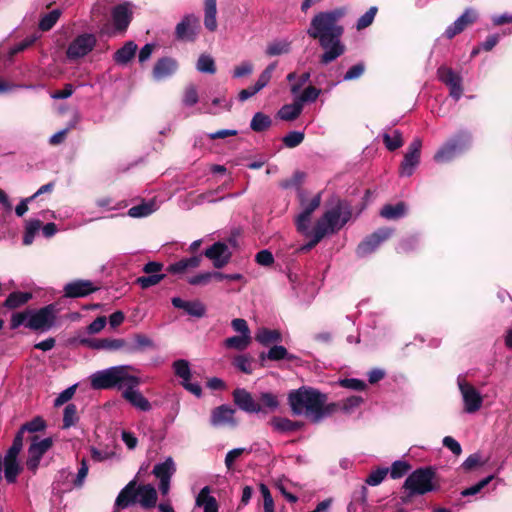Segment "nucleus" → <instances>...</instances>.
Wrapping results in <instances>:
<instances>
[{
  "instance_id": "nucleus-39",
  "label": "nucleus",
  "mask_w": 512,
  "mask_h": 512,
  "mask_svg": "<svg viewBox=\"0 0 512 512\" xmlns=\"http://www.w3.org/2000/svg\"><path fill=\"white\" fill-rule=\"evenodd\" d=\"M32 295L29 292H13L5 300L4 305L8 308H17L31 299Z\"/></svg>"
},
{
  "instance_id": "nucleus-35",
  "label": "nucleus",
  "mask_w": 512,
  "mask_h": 512,
  "mask_svg": "<svg viewBox=\"0 0 512 512\" xmlns=\"http://www.w3.org/2000/svg\"><path fill=\"white\" fill-rule=\"evenodd\" d=\"M21 471L17 459L4 458V476L8 483H14Z\"/></svg>"
},
{
  "instance_id": "nucleus-21",
  "label": "nucleus",
  "mask_w": 512,
  "mask_h": 512,
  "mask_svg": "<svg viewBox=\"0 0 512 512\" xmlns=\"http://www.w3.org/2000/svg\"><path fill=\"white\" fill-rule=\"evenodd\" d=\"M205 256L213 261L216 268H222L230 259V252L226 244L216 242L211 247L206 249Z\"/></svg>"
},
{
  "instance_id": "nucleus-17",
  "label": "nucleus",
  "mask_w": 512,
  "mask_h": 512,
  "mask_svg": "<svg viewBox=\"0 0 512 512\" xmlns=\"http://www.w3.org/2000/svg\"><path fill=\"white\" fill-rule=\"evenodd\" d=\"M234 403L243 411L247 413H261L263 410L262 406L258 404L252 394L245 389L237 388L233 391Z\"/></svg>"
},
{
  "instance_id": "nucleus-60",
  "label": "nucleus",
  "mask_w": 512,
  "mask_h": 512,
  "mask_svg": "<svg viewBox=\"0 0 512 512\" xmlns=\"http://www.w3.org/2000/svg\"><path fill=\"white\" fill-rule=\"evenodd\" d=\"M46 427L45 421L41 417H35L31 421L25 423L20 432L23 434L25 431L28 432H38L42 431Z\"/></svg>"
},
{
  "instance_id": "nucleus-1",
  "label": "nucleus",
  "mask_w": 512,
  "mask_h": 512,
  "mask_svg": "<svg viewBox=\"0 0 512 512\" xmlns=\"http://www.w3.org/2000/svg\"><path fill=\"white\" fill-rule=\"evenodd\" d=\"M135 371L137 369L132 365H117L97 371L90 377L91 386L97 390H120L122 398L131 406L139 411L148 412L152 405L139 390L142 380L132 374Z\"/></svg>"
},
{
  "instance_id": "nucleus-37",
  "label": "nucleus",
  "mask_w": 512,
  "mask_h": 512,
  "mask_svg": "<svg viewBox=\"0 0 512 512\" xmlns=\"http://www.w3.org/2000/svg\"><path fill=\"white\" fill-rule=\"evenodd\" d=\"M271 124L272 120L268 115L262 112H257L252 117V120L250 122V128L254 132H263L267 130L271 126Z\"/></svg>"
},
{
  "instance_id": "nucleus-14",
  "label": "nucleus",
  "mask_w": 512,
  "mask_h": 512,
  "mask_svg": "<svg viewBox=\"0 0 512 512\" xmlns=\"http://www.w3.org/2000/svg\"><path fill=\"white\" fill-rule=\"evenodd\" d=\"M53 441L51 438H44L37 441V437L33 439L32 444L28 449V459L26 466L29 470L35 472L39 466L40 460L43 455L52 447Z\"/></svg>"
},
{
  "instance_id": "nucleus-16",
  "label": "nucleus",
  "mask_w": 512,
  "mask_h": 512,
  "mask_svg": "<svg viewBox=\"0 0 512 512\" xmlns=\"http://www.w3.org/2000/svg\"><path fill=\"white\" fill-rule=\"evenodd\" d=\"M111 17L113 33H124L132 20V11L129 4L125 3L115 6L111 11Z\"/></svg>"
},
{
  "instance_id": "nucleus-33",
  "label": "nucleus",
  "mask_w": 512,
  "mask_h": 512,
  "mask_svg": "<svg viewBox=\"0 0 512 512\" xmlns=\"http://www.w3.org/2000/svg\"><path fill=\"white\" fill-rule=\"evenodd\" d=\"M406 214V205L403 202H399L395 205H385L380 215L385 219H399Z\"/></svg>"
},
{
  "instance_id": "nucleus-55",
  "label": "nucleus",
  "mask_w": 512,
  "mask_h": 512,
  "mask_svg": "<svg viewBox=\"0 0 512 512\" xmlns=\"http://www.w3.org/2000/svg\"><path fill=\"white\" fill-rule=\"evenodd\" d=\"M184 311L194 317H203L205 315V306L200 301H188Z\"/></svg>"
},
{
  "instance_id": "nucleus-4",
  "label": "nucleus",
  "mask_w": 512,
  "mask_h": 512,
  "mask_svg": "<svg viewBox=\"0 0 512 512\" xmlns=\"http://www.w3.org/2000/svg\"><path fill=\"white\" fill-rule=\"evenodd\" d=\"M157 492L153 485H139L136 488V481H130L118 494L115 501L114 512L118 508H127L132 504L139 503L144 508H152L156 505Z\"/></svg>"
},
{
  "instance_id": "nucleus-26",
  "label": "nucleus",
  "mask_w": 512,
  "mask_h": 512,
  "mask_svg": "<svg viewBox=\"0 0 512 512\" xmlns=\"http://www.w3.org/2000/svg\"><path fill=\"white\" fill-rule=\"evenodd\" d=\"M136 51L137 45L133 41H128L115 52L113 59L119 65H126L134 58Z\"/></svg>"
},
{
  "instance_id": "nucleus-38",
  "label": "nucleus",
  "mask_w": 512,
  "mask_h": 512,
  "mask_svg": "<svg viewBox=\"0 0 512 512\" xmlns=\"http://www.w3.org/2000/svg\"><path fill=\"white\" fill-rule=\"evenodd\" d=\"M382 138L389 151H395L403 145L402 133L399 130H394L391 134L385 132Z\"/></svg>"
},
{
  "instance_id": "nucleus-50",
  "label": "nucleus",
  "mask_w": 512,
  "mask_h": 512,
  "mask_svg": "<svg viewBox=\"0 0 512 512\" xmlns=\"http://www.w3.org/2000/svg\"><path fill=\"white\" fill-rule=\"evenodd\" d=\"M199 101L198 92L194 85H189L185 88L182 103L186 107H192Z\"/></svg>"
},
{
  "instance_id": "nucleus-7",
  "label": "nucleus",
  "mask_w": 512,
  "mask_h": 512,
  "mask_svg": "<svg viewBox=\"0 0 512 512\" xmlns=\"http://www.w3.org/2000/svg\"><path fill=\"white\" fill-rule=\"evenodd\" d=\"M97 44V37L94 33H81L77 35L66 49V57L70 61L84 58L93 51Z\"/></svg>"
},
{
  "instance_id": "nucleus-41",
  "label": "nucleus",
  "mask_w": 512,
  "mask_h": 512,
  "mask_svg": "<svg viewBox=\"0 0 512 512\" xmlns=\"http://www.w3.org/2000/svg\"><path fill=\"white\" fill-rule=\"evenodd\" d=\"M196 69L201 73L214 74L216 66L213 57L208 54H201L197 60Z\"/></svg>"
},
{
  "instance_id": "nucleus-62",
  "label": "nucleus",
  "mask_w": 512,
  "mask_h": 512,
  "mask_svg": "<svg viewBox=\"0 0 512 512\" xmlns=\"http://www.w3.org/2000/svg\"><path fill=\"white\" fill-rule=\"evenodd\" d=\"M23 447V434L19 431L15 436L12 446L9 448L5 457L17 459L18 454L20 453Z\"/></svg>"
},
{
  "instance_id": "nucleus-8",
  "label": "nucleus",
  "mask_w": 512,
  "mask_h": 512,
  "mask_svg": "<svg viewBox=\"0 0 512 512\" xmlns=\"http://www.w3.org/2000/svg\"><path fill=\"white\" fill-rule=\"evenodd\" d=\"M470 135L467 133H461L455 138L446 142L434 156V159L438 163L449 162L454 159L458 154L464 151V149L470 143Z\"/></svg>"
},
{
  "instance_id": "nucleus-5",
  "label": "nucleus",
  "mask_w": 512,
  "mask_h": 512,
  "mask_svg": "<svg viewBox=\"0 0 512 512\" xmlns=\"http://www.w3.org/2000/svg\"><path fill=\"white\" fill-rule=\"evenodd\" d=\"M352 217V209L346 201H339L335 206L325 211L317 220L314 228L323 237L333 235L341 230Z\"/></svg>"
},
{
  "instance_id": "nucleus-56",
  "label": "nucleus",
  "mask_w": 512,
  "mask_h": 512,
  "mask_svg": "<svg viewBox=\"0 0 512 512\" xmlns=\"http://www.w3.org/2000/svg\"><path fill=\"white\" fill-rule=\"evenodd\" d=\"M259 489L263 497L264 512H275L274 500L268 487L265 484H260Z\"/></svg>"
},
{
  "instance_id": "nucleus-28",
  "label": "nucleus",
  "mask_w": 512,
  "mask_h": 512,
  "mask_svg": "<svg viewBox=\"0 0 512 512\" xmlns=\"http://www.w3.org/2000/svg\"><path fill=\"white\" fill-rule=\"evenodd\" d=\"M303 110V106L295 98L291 104L283 105L278 111V117L284 121H293L297 119Z\"/></svg>"
},
{
  "instance_id": "nucleus-51",
  "label": "nucleus",
  "mask_w": 512,
  "mask_h": 512,
  "mask_svg": "<svg viewBox=\"0 0 512 512\" xmlns=\"http://www.w3.org/2000/svg\"><path fill=\"white\" fill-rule=\"evenodd\" d=\"M105 351L123 350L127 353V341L123 338H105Z\"/></svg>"
},
{
  "instance_id": "nucleus-59",
  "label": "nucleus",
  "mask_w": 512,
  "mask_h": 512,
  "mask_svg": "<svg viewBox=\"0 0 512 512\" xmlns=\"http://www.w3.org/2000/svg\"><path fill=\"white\" fill-rule=\"evenodd\" d=\"M165 277L164 274H149L148 276H142L137 279V283L143 289H147L151 286L157 285Z\"/></svg>"
},
{
  "instance_id": "nucleus-61",
  "label": "nucleus",
  "mask_w": 512,
  "mask_h": 512,
  "mask_svg": "<svg viewBox=\"0 0 512 512\" xmlns=\"http://www.w3.org/2000/svg\"><path fill=\"white\" fill-rule=\"evenodd\" d=\"M252 72H253V64L250 61H243L233 69L232 77L235 79H238V78L248 76Z\"/></svg>"
},
{
  "instance_id": "nucleus-22",
  "label": "nucleus",
  "mask_w": 512,
  "mask_h": 512,
  "mask_svg": "<svg viewBox=\"0 0 512 512\" xmlns=\"http://www.w3.org/2000/svg\"><path fill=\"white\" fill-rule=\"evenodd\" d=\"M177 62L169 57L159 59L153 68V78L160 81L172 76L177 70Z\"/></svg>"
},
{
  "instance_id": "nucleus-30",
  "label": "nucleus",
  "mask_w": 512,
  "mask_h": 512,
  "mask_svg": "<svg viewBox=\"0 0 512 512\" xmlns=\"http://www.w3.org/2000/svg\"><path fill=\"white\" fill-rule=\"evenodd\" d=\"M176 471V466L171 457H168L164 462L158 463L153 468V474L159 479H171Z\"/></svg>"
},
{
  "instance_id": "nucleus-57",
  "label": "nucleus",
  "mask_w": 512,
  "mask_h": 512,
  "mask_svg": "<svg viewBox=\"0 0 512 512\" xmlns=\"http://www.w3.org/2000/svg\"><path fill=\"white\" fill-rule=\"evenodd\" d=\"M494 479V475H489L486 478L480 480L475 485H472L471 487L466 488L461 492L462 496H472L479 493L485 486H487L492 480Z\"/></svg>"
},
{
  "instance_id": "nucleus-40",
  "label": "nucleus",
  "mask_w": 512,
  "mask_h": 512,
  "mask_svg": "<svg viewBox=\"0 0 512 512\" xmlns=\"http://www.w3.org/2000/svg\"><path fill=\"white\" fill-rule=\"evenodd\" d=\"M419 159L420 156L407 152L401 164V175L411 176L414 172V169L419 164Z\"/></svg>"
},
{
  "instance_id": "nucleus-23",
  "label": "nucleus",
  "mask_w": 512,
  "mask_h": 512,
  "mask_svg": "<svg viewBox=\"0 0 512 512\" xmlns=\"http://www.w3.org/2000/svg\"><path fill=\"white\" fill-rule=\"evenodd\" d=\"M269 425L272 429L278 433H288L301 429L303 427L302 422L292 421L285 417L274 416L269 421Z\"/></svg>"
},
{
  "instance_id": "nucleus-25",
  "label": "nucleus",
  "mask_w": 512,
  "mask_h": 512,
  "mask_svg": "<svg viewBox=\"0 0 512 512\" xmlns=\"http://www.w3.org/2000/svg\"><path fill=\"white\" fill-rule=\"evenodd\" d=\"M196 505L203 508L204 512H218V503L214 496L210 495L208 486L202 488L196 497Z\"/></svg>"
},
{
  "instance_id": "nucleus-27",
  "label": "nucleus",
  "mask_w": 512,
  "mask_h": 512,
  "mask_svg": "<svg viewBox=\"0 0 512 512\" xmlns=\"http://www.w3.org/2000/svg\"><path fill=\"white\" fill-rule=\"evenodd\" d=\"M154 342L145 334H134L132 341H127V353H136L148 348H153Z\"/></svg>"
},
{
  "instance_id": "nucleus-36",
  "label": "nucleus",
  "mask_w": 512,
  "mask_h": 512,
  "mask_svg": "<svg viewBox=\"0 0 512 512\" xmlns=\"http://www.w3.org/2000/svg\"><path fill=\"white\" fill-rule=\"evenodd\" d=\"M251 342V335H236L225 339L224 346L237 351L245 350Z\"/></svg>"
},
{
  "instance_id": "nucleus-48",
  "label": "nucleus",
  "mask_w": 512,
  "mask_h": 512,
  "mask_svg": "<svg viewBox=\"0 0 512 512\" xmlns=\"http://www.w3.org/2000/svg\"><path fill=\"white\" fill-rule=\"evenodd\" d=\"M300 204L303 208L302 212L312 215V213L320 206L321 193L315 195L309 202L304 199L303 193H300Z\"/></svg>"
},
{
  "instance_id": "nucleus-43",
  "label": "nucleus",
  "mask_w": 512,
  "mask_h": 512,
  "mask_svg": "<svg viewBox=\"0 0 512 512\" xmlns=\"http://www.w3.org/2000/svg\"><path fill=\"white\" fill-rule=\"evenodd\" d=\"M62 12L60 9H54L50 11L49 13L45 14L39 22V28L42 31H48L50 30L56 22L59 20Z\"/></svg>"
},
{
  "instance_id": "nucleus-2",
  "label": "nucleus",
  "mask_w": 512,
  "mask_h": 512,
  "mask_svg": "<svg viewBox=\"0 0 512 512\" xmlns=\"http://www.w3.org/2000/svg\"><path fill=\"white\" fill-rule=\"evenodd\" d=\"M344 15L342 9L328 12H321L314 16L307 33L310 37L318 39L320 46L324 49L320 62L327 65L345 52V46L340 38L343 34V27L338 21Z\"/></svg>"
},
{
  "instance_id": "nucleus-49",
  "label": "nucleus",
  "mask_w": 512,
  "mask_h": 512,
  "mask_svg": "<svg viewBox=\"0 0 512 512\" xmlns=\"http://www.w3.org/2000/svg\"><path fill=\"white\" fill-rule=\"evenodd\" d=\"M311 215L301 212L296 218L297 230L305 235L310 236L312 229L310 228Z\"/></svg>"
},
{
  "instance_id": "nucleus-6",
  "label": "nucleus",
  "mask_w": 512,
  "mask_h": 512,
  "mask_svg": "<svg viewBox=\"0 0 512 512\" xmlns=\"http://www.w3.org/2000/svg\"><path fill=\"white\" fill-rule=\"evenodd\" d=\"M434 473L429 468H419L413 471L404 482V489L410 496L423 495L434 490Z\"/></svg>"
},
{
  "instance_id": "nucleus-46",
  "label": "nucleus",
  "mask_w": 512,
  "mask_h": 512,
  "mask_svg": "<svg viewBox=\"0 0 512 512\" xmlns=\"http://www.w3.org/2000/svg\"><path fill=\"white\" fill-rule=\"evenodd\" d=\"M320 94L321 89L314 86H308L299 96L296 97V99L302 106H304V104L307 102H315Z\"/></svg>"
},
{
  "instance_id": "nucleus-19",
  "label": "nucleus",
  "mask_w": 512,
  "mask_h": 512,
  "mask_svg": "<svg viewBox=\"0 0 512 512\" xmlns=\"http://www.w3.org/2000/svg\"><path fill=\"white\" fill-rule=\"evenodd\" d=\"M198 18L189 14L186 15L176 26L175 33L178 39L193 41L197 35Z\"/></svg>"
},
{
  "instance_id": "nucleus-45",
  "label": "nucleus",
  "mask_w": 512,
  "mask_h": 512,
  "mask_svg": "<svg viewBox=\"0 0 512 512\" xmlns=\"http://www.w3.org/2000/svg\"><path fill=\"white\" fill-rule=\"evenodd\" d=\"M276 68V63L269 64L265 70L260 74L258 80L253 85L256 91H261L264 87L268 85L271 80L272 74Z\"/></svg>"
},
{
  "instance_id": "nucleus-58",
  "label": "nucleus",
  "mask_w": 512,
  "mask_h": 512,
  "mask_svg": "<svg viewBox=\"0 0 512 512\" xmlns=\"http://www.w3.org/2000/svg\"><path fill=\"white\" fill-rule=\"evenodd\" d=\"M388 468H378L375 471H372L366 479V483L370 486L379 485L388 474Z\"/></svg>"
},
{
  "instance_id": "nucleus-20",
  "label": "nucleus",
  "mask_w": 512,
  "mask_h": 512,
  "mask_svg": "<svg viewBox=\"0 0 512 512\" xmlns=\"http://www.w3.org/2000/svg\"><path fill=\"white\" fill-rule=\"evenodd\" d=\"M96 290L97 287L89 280H76L64 286V294L69 298L85 297Z\"/></svg>"
},
{
  "instance_id": "nucleus-18",
  "label": "nucleus",
  "mask_w": 512,
  "mask_h": 512,
  "mask_svg": "<svg viewBox=\"0 0 512 512\" xmlns=\"http://www.w3.org/2000/svg\"><path fill=\"white\" fill-rule=\"evenodd\" d=\"M235 409L228 405H221L214 408L211 412L210 423L214 427L236 426L237 421L234 418Z\"/></svg>"
},
{
  "instance_id": "nucleus-29",
  "label": "nucleus",
  "mask_w": 512,
  "mask_h": 512,
  "mask_svg": "<svg viewBox=\"0 0 512 512\" xmlns=\"http://www.w3.org/2000/svg\"><path fill=\"white\" fill-rule=\"evenodd\" d=\"M255 339L263 346H269L273 343L281 342L282 335L278 330L260 328L256 332Z\"/></svg>"
},
{
  "instance_id": "nucleus-13",
  "label": "nucleus",
  "mask_w": 512,
  "mask_h": 512,
  "mask_svg": "<svg viewBox=\"0 0 512 512\" xmlns=\"http://www.w3.org/2000/svg\"><path fill=\"white\" fill-rule=\"evenodd\" d=\"M393 234L390 228H381L365 238L357 247L356 253L360 257L367 256L374 252L377 247Z\"/></svg>"
},
{
  "instance_id": "nucleus-44",
  "label": "nucleus",
  "mask_w": 512,
  "mask_h": 512,
  "mask_svg": "<svg viewBox=\"0 0 512 512\" xmlns=\"http://www.w3.org/2000/svg\"><path fill=\"white\" fill-rule=\"evenodd\" d=\"M411 469V465L406 461L397 460L392 463L388 473L392 479L402 478Z\"/></svg>"
},
{
  "instance_id": "nucleus-52",
  "label": "nucleus",
  "mask_w": 512,
  "mask_h": 512,
  "mask_svg": "<svg viewBox=\"0 0 512 512\" xmlns=\"http://www.w3.org/2000/svg\"><path fill=\"white\" fill-rule=\"evenodd\" d=\"M377 13V7H370L368 11H366L357 21L356 28L358 30H362L370 26L375 18Z\"/></svg>"
},
{
  "instance_id": "nucleus-54",
  "label": "nucleus",
  "mask_w": 512,
  "mask_h": 512,
  "mask_svg": "<svg viewBox=\"0 0 512 512\" xmlns=\"http://www.w3.org/2000/svg\"><path fill=\"white\" fill-rule=\"evenodd\" d=\"M96 205L105 211L120 210L126 207V204H123L122 202H115L111 197L98 199L96 201Z\"/></svg>"
},
{
  "instance_id": "nucleus-34",
  "label": "nucleus",
  "mask_w": 512,
  "mask_h": 512,
  "mask_svg": "<svg viewBox=\"0 0 512 512\" xmlns=\"http://www.w3.org/2000/svg\"><path fill=\"white\" fill-rule=\"evenodd\" d=\"M259 401L261 402L260 405L262 406V408L264 410L261 413L274 412L280 406L278 396L271 392L260 393Z\"/></svg>"
},
{
  "instance_id": "nucleus-9",
  "label": "nucleus",
  "mask_w": 512,
  "mask_h": 512,
  "mask_svg": "<svg viewBox=\"0 0 512 512\" xmlns=\"http://www.w3.org/2000/svg\"><path fill=\"white\" fill-rule=\"evenodd\" d=\"M56 309L53 304L47 305L38 310H30V317L26 327L32 330L48 331L54 324Z\"/></svg>"
},
{
  "instance_id": "nucleus-3",
  "label": "nucleus",
  "mask_w": 512,
  "mask_h": 512,
  "mask_svg": "<svg viewBox=\"0 0 512 512\" xmlns=\"http://www.w3.org/2000/svg\"><path fill=\"white\" fill-rule=\"evenodd\" d=\"M290 408L295 415H304L318 423L332 412L333 405H326L327 396L311 387L292 390L288 395Z\"/></svg>"
},
{
  "instance_id": "nucleus-42",
  "label": "nucleus",
  "mask_w": 512,
  "mask_h": 512,
  "mask_svg": "<svg viewBox=\"0 0 512 512\" xmlns=\"http://www.w3.org/2000/svg\"><path fill=\"white\" fill-rule=\"evenodd\" d=\"M290 51V42L286 40H277L268 44L266 54L268 56H278L287 54Z\"/></svg>"
},
{
  "instance_id": "nucleus-63",
  "label": "nucleus",
  "mask_w": 512,
  "mask_h": 512,
  "mask_svg": "<svg viewBox=\"0 0 512 512\" xmlns=\"http://www.w3.org/2000/svg\"><path fill=\"white\" fill-rule=\"evenodd\" d=\"M77 385L74 384L63 390L54 400V406L59 407L68 402L75 394Z\"/></svg>"
},
{
  "instance_id": "nucleus-24",
  "label": "nucleus",
  "mask_w": 512,
  "mask_h": 512,
  "mask_svg": "<svg viewBox=\"0 0 512 512\" xmlns=\"http://www.w3.org/2000/svg\"><path fill=\"white\" fill-rule=\"evenodd\" d=\"M201 255L192 256L189 258L181 259L168 267V272L176 275H181L188 270L197 268L201 263Z\"/></svg>"
},
{
  "instance_id": "nucleus-11",
  "label": "nucleus",
  "mask_w": 512,
  "mask_h": 512,
  "mask_svg": "<svg viewBox=\"0 0 512 512\" xmlns=\"http://www.w3.org/2000/svg\"><path fill=\"white\" fill-rule=\"evenodd\" d=\"M438 79L449 88L450 96L458 101L463 93L462 77L450 67L440 66L437 69Z\"/></svg>"
},
{
  "instance_id": "nucleus-32",
  "label": "nucleus",
  "mask_w": 512,
  "mask_h": 512,
  "mask_svg": "<svg viewBox=\"0 0 512 512\" xmlns=\"http://www.w3.org/2000/svg\"><path fill=\"white\" fill-rule=\"evenodd\" d=\"M157 204L154 201L144 202L133 206L128 210V215L133 218L146 217L157 210Z\"/></svg>"
},
{
  "instance_id": "nucleus-15",
  "label": "nucleus",
  "mask_w": 512,
  "mask_h": 512,
  "mask_svg": "<svg viewBox=\"0 0 512 512\" xmlns=\"http://www.w3.org/2000/svg\"><path fill=\"white\" fill-rule=\"evenodd\" d=\"M173 370L176 376L181 379L182 386L194 394L197 397H200L202 394L201 386L198 383H192L191 380V370L190 365L187 360L179 359L174 361Z\"/></svg>"
},
{
  "instance_id": "nucleus-12",
  "label": "nucleus",
  "mask_w": 512,
  "mask_h": 512,
  "mask_svg": "<svg viewBox=\"0 0 512 512\" xmlns=\"http://www.w3.org/2000/svg\"><path fill=\"white\" fill-rule=\"evenodd\" d=\"M478 18L479 13L475 8H466L464 12L446 28L443 36L449 40L453 39L456 35L463 32L468 26L474 24Z\"/></svg>"
},
{
  "instance_id": "nucleus-53",
  "label": "nucleus",
  "mask_w": 512,
  "mask_h": 512,
  "mask_svg": "<svg viewBox=\"0 0 512 512\" xmlns=\"http://www.w3.org/2000/svg\"><path fill=\"white\" fill-rule=\"evenodd\" d=\"M303 140L304 133L300 131H291L283 137V143L288 148L297 147Z\"/></svg>"
},
{
  "instance_id": "nucleus-47",
  "label": "nucleus",
  "mask_w": 512,
  "mask_h": 512,
  "mask_svg": "<svg viewBox=\"0 0 512 512\" xmlns=\"http://www.w3.org/2000/svg\"><path fill=\"white\" fill-rule=\"evenodd\" d=\"M78 421L77 407L75 404H68L64 409L63 428H69Z\"/></svg>"
},
{
  "instance_id": "nucleus-31",
  "label": "nucleus",
  "mask_w": 512,
  "mask_h": 512,
  "mask_svg": "<svg viewBox=\"0 0 512 512\" xmlns=\"http://www.w3.org/2000/svg\"><path fill=\"white\" fill-rule=\"evenodd\" d=\"M265 358L272 360V361H279V360H283V359L292 361V360L296 359V356L289 354L287 349L284 346L274 345L273 347H271L269 349V351L267 352L266 355L261 354V359H265Z\"/></svg>"
},
{
  "instance_id": "nucleus-64",
  "label": "nucleus",
  "mask_w": 512,
  "mask_h": 512,
  "mask_svg": "<svg viewBox=\"0 0 512 512\" xmlns=\"http://www.w3.org/2000/svg\"><path fill=\"white\" fill-rule=\"evenodd\" d=\"M363 402L362 397L360 396H350L347 397L342 401L341 408L346 413H351L355 408L360 406V404Z\"/></svg>"
},
{
  "instance_id": "nucleus-10",
  "label": "nucleus",
  "mask_w": 512,
  "mask_h": 512,
  "mask_svg": "<svg viewBox=\"0 0 512 512\" xmlns=\"http://www.w3.org/2000/svg\"><path fill=\"white\" fill-rule=\"evenodd\" d=\"M457 382L464 403V411L469 414L477 412L483 403L481 394L460 376Z\"/></svg>"
}]
</instances>
